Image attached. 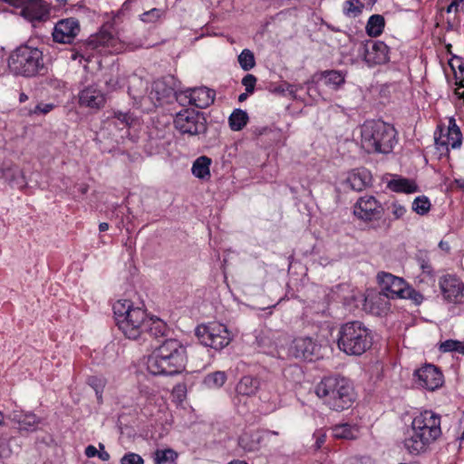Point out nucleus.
<instances>
[{"mask_svg":"<svg viewBox=\"0 0 464 464\" xmlns=\"http://www.w3.org/2000/svg\"><path fill=\"white\" fill-rule=\"evenodd\" d=\"M113 314L119 330L128 339L153 347L152 341L166 337L167 324L158 317H148L144 309L133 306L130 300H118Z\"/></svg>","mask_w":464,"mask_h":464,"instance_id":"f257e3e1","label":"nucleus"},{"mask_svg":"<svg viewBox=\"0 0 464 464\" xmlns=\"http://www.w3.org/2000/svg\"><path fill=\"white\" fill-rule=\"evenodd\" d=\"M186 348L176 339H168L147 359V369L153 375H175L185 370Z\"/></svg>","mask_w":464,"mask_h":464,"instance_id":"f03ea898","label":"nucleus"},{"mask_svg":"<svg viewBox=\"0 0 464 464\" xmlns=\"http://www.w3.org/2000/svg\"><path fill=\"white\" fill-rule=\"evenodd\" d=\"M315 394L329 409L343 411L354 400V389L349 379L339 374L324 377L315 386Z\"/></svg>","mask_w":464,"mask_h":464,"instance_id":"7ed1b4c3","label":"nucleus"},{"mask_svg":"<svg viewBox=\"0 0 464 464\" xmlns=\"http://www.w3.org/2000/svg\"><path fill=\"white\" fill-rule=\"evenodd\" d=\"M372 331L360 321L343 324L337 334L338 349L350 356H360L372 345Z\"/></svg>","mask_w":464,"mask_h":464,"instance_id":"20e7f679","label":"nucleus"},{"mask_svg":"<svg viewBox=\"0 0 464 464\" xmlns=\"http://www.w3.org/2000/svg\"><path fill=\"white\" fill-rule=\"evenodd\" d=\"M396 130L382 121H367L361 128L362 147L368 153L391 152L396 144Z\"/></svg>","mask_w":464,"mask_h":464,"instance_id":"39448f33","label":"nucleus"},{"mask_svg":"<svg viewBox=\"0 0 464 464\" xmlns=\"http://www.w3.org/2000/svg\"><path fill=\"white\" fill-rule=\"evenodd\" d=\"M8 69L15 75L34 77L46 70L43 52L27 44L18 46L8 57Z\"/></svg>","mask_w":464,"mask_h":464,"instance_id":"423d86ee","label":"nucleus"},{"mask_svg":"<svg viewBox=\"0 0 464 464\" xmlns=\"http://www.w3.org/2000/svg\"><path fill=\"white\" fill-rule=\"evenodd\" d=\"M195 334L202 344L215 350L223 349L232 340L227 326L218 323L200 324L196 328Z\"/></svg>","mask_w":464,"mask_h":464,"instance_id":"0eeeda50","label":"nucleus"},{"mask_svg":"<svg viewBox=\"0 0 464 464\" xmlns=\"http://www.w3.org/2000/svg\"><path fill=\"white\" fill-rule=\"evenodd\" d=\"M174 125L182 134L198 135L207 130V121L203 113L192 109L177 113Z\"/></svg>","mask_w":464,"mask_h":464,"instance_id":"6e6552de","label":"nucleus"},{"mask_svg":"<svg viewBox=\"0 0 464 464\" xmlns=\"http://www.w3.org/2000/svg\"><path fill=\"white\" fill-rule=\"evenodd\" d=\"M12 5L21 8V15L33 26L50 18V5L44 0H5Z\"/></svg>","mask_w":464,"mask_h":464,"instance_id":"1a4fd4ad","label":"nucleus"},{"mask_svg":"<svg viewBox=\"0 0 464 464\" xmlns=\"http://www.w3.org/2000/svg\"><path fill=\"white\" fill-rule=\"evenodd\" d=\"M412 430L423 434L431 444L441 436L440 416L432 411H424L414 417L411 422Z\"/></svg>","mask_w":464,"mask_h":464,"instance_id":"9d476101","label":"nucleus"},{"mask_svg":"<svg viewBox=\"0 0 464 464\" xmlns=\"http://www.w3.org/2000/svg\"><path fill=\"white\" fill-rule=\"evenodd\" d=\"M351 295L343 296V303L351 305L354 304L358 306V302L362 303L363 309L373 314H380L386 309L387 299H389L382 291L378 293H369L366 295H361L358 291L352 289Z\"/></svg>","mask_w":464,"mask_h":464,"instance_id":"9b49d317","label":"nucleus"},{"mask_svg":"<svg viewBox=\"0 0 464 464\" xmlns=\"http://www.w3.org/2000/svg\"><path fill=\"white\" fill-rule=\"evenodd\" d=\"M384 213L382 204L373 197H361L354 205L353 214L359 219L366 222L379 220Z\"/></svg>","mask_w":464,"mask_h":464,"instance_id":"f8f14e48","label":"nucleus"},{"mask_svg":"<svg viewBox=\"0 0 464 464\" xmlns=\"http://www.w3.org/2000/svg\"><path fill=\"white\" fill-rule=\"evenodd\" d=\"M415 382L418 385L429 391H434L443 384V374L433 364H425L414 372Z\"/></svg>","mask_w":464,"mask_h":464,"instance_id":"ddd939ff","label":"nucleus"},{"mask_svg":"<svg viewBox=\"0 0 464 464\" xmlns=\"http://www.w3.org/2000/svg\"><path fill=\"white\" fill-rule=\"evenodd\" d=\"M443 297L450 303H464V284L455 276L447 275L440 279Z\"/></svg>","mask_w":464,"mask_h":464,"instance_id":"4468645a","label":"nucleus"},{"mask_svg":"<svg viewBox=\"0 0 464 464\" xmlns=\"http://www.w3.org/2000/svg\"><path fill=\"white\" fill-rule=\"evenodd\" d=\"M377 279L382 286V292L390 299L402 298L408 284L401 278L390 273L381 272Z\"/></svg>","mask_w":464,"mask_h":464,"instance_id":"2eb2a0df","label":"nucleus"},{"mask_svg":"<svg viewBox=\"0 0 464 464\" xmlns=\"http://www.w3.org/2000/svg\"><path fill=\"white\" fill-rule=\"evenodd\" d=\"M320 346L310 337L295 338L289 354L296 359L313 361L319 356Z\"/></svg>","mask_w":464,"mask_h":464,"instance_id":"dca6fc26","label":"nucleus"},{"mask_svg":"<svg viewBox=\"0 0 464 464\" xmlns=\"http://www.w3.org/2000/svg\"><path fill=\"white\" fill-rule=\"evenodd\" d=\"M364 49V60L370 66L384 64L389 61V47L383 42L368 40Z\"/></svg>","mask_w":464,"mask_h":464,"instance_id":"f3484780","label":"nucleus"},{"mask_svg":"<svg viewBox=\"0 0 464 464\" xmlns=\"http://www.w3.org/2000/svg\"><path fill=\"white\" fill-rule=\"evenodd\" d=\"M105 101L104 93L96 85H89L79 93L81 106L101 109L104 106Z\"/></svg>","mask_w":464,"mask_h":464,"instance_id":"a211bd4d","label":"nucleus"},{"mask_svg":"<svg viewBox=\"0 0 464 464\" xmlns=\"http://www.w3.org/2000/svg\"><path fill=\"white\" fill-rule=\"evenodd\" d=\"M215 95V92L207 87L193 88L185 92V97L188 99V103L200 109L210 106L214 102Z\"/></svg>","mask_w":464,"mask_h":464,"instance_id":"6ab92c4d","label":"nucleus"},{"mask_svg":"<svg viewBox=\"0 0 464 464\" xmlns=\"http://www.w3.org/2000/svg\"><path fill=\"white\" fill-rule=\"evenodd\" d=\"M87 44L92 49L108 47L111 48L114 52H119L121 50L119 38L111 31H98L92 34L88 38Z\"/></svg>","mask_w":464,"mask_h":464,"instance_id":"aec40b11","label":"nucleus"},{"mask_svg":"<svg viewBox=\"0 0 464 464\" xmlns=\"http://www.w3.org/2000/svg\"><path fill=\"white\" fill-rule=\"evenodd\" d=\"M8 418L17 425L20 431H34L41 423V419L33 412L13 411Z\"/></svg>","mask_w":464,"mask_h":464,"instance_id":"412c9836","label":"nucleus"},{"mask_svg":"<svg viewBox=\"0 0 464 464\" xmlns=\"http://www.w3.org/2000/svg\"><path fill=\"white\" fill-rule=\"evenodd\" d=\"M435 143L438 147L458 149L462 143V134L459 128L454 121H450V124L445 134L440 133L439 137H435Z\"/></svg>","mask_w":464,"mask_h":464,"instance_id":"4be33fe9","label":"nucleus"},{"mask_svg":"<svg viewBox=\"0 0 464 464\" xmlns=\"http://www.w3.org/2000/svg\"><path fill=\"white\" fill-rule=\"evenodd\" d=\"M430 444L423 434L412 430L403 440L404 449L411 456H419L425 453Z\"/></svg>","mask_w":464,"mask_h":464,"instance_id":"5701e85b","label":"nucleus"},{"mask_svg":"<svg viewBox=\"0 0 464 464\" xmlns=\"http://www.w3.org/2000/svg\"><path fill=\"white\" fill-rule=\"evenodd\" d=\"M371 174L368 170L362 169L349 173L345 184L353 190L362 191L371 183Z\"/></svg>","mask_w":464,"mask_h":464,"instance_id":"b1692460","label":"nucleus"},{"mask_svg":"<svg viewBox=\"0 0 464 464\" xmlns=\"http://www.w3.org/2000/svg\"><path fill=\"white\" fill-rule=\"evenodd\" d=\"M260 389V381L250 375L243 376L236 386V392L238 396L252 397Z\"/></svg>","mask_w":464,"mask_h":464,"instance_id":"393cba45","label":"nucleus"},{"mask_svg":"<svg viewBox=\"0 0 464 464\" xmlns=\"http://www.w3.org/2000/svg\"><path fill=\"white\" fill-rule=\"evenodd\" d=\"M387 186L392 191L397 193L410 194L419 190L418 185L414 180L399 176L391 179Z\"/></svg>","mask_w":464,"mask_h":464,"instance_id":"a878e982","label":"nucleus"},{"mask_svg":"<svg viewBox=\"0 0 464 464\" xmlns=\"http://www.w3.org/2000/svg\"><path fill=\"white\" fill-rule=\"evenodd\" d=\"M211 159L207 156L198 157L192 165V174L200 179H208L210 178Z\"/></svg>","mask_w":464,"mask_h":464,"instance_id":"bb28decb","label":"nucleus"},{"mask_svg":"<svg viewBox=\"0 0 464 464\" xmlns=\"http://www.w3.org/2000/svg\"><path fill=\"white\" fill-rule=\"evenodd\" d=\"M333 436L336 439L354 440L358 436V429L348 423L337 424L333 427Z\"/></svg>","mask_w":464,"mask_h":464,"instance_id":"cd10ccee","label":"nucleus"},{"mask_svg":"<svg viewBox=\"0 0 464 464\" xmlns=\"http://www.w3.org/2000/svg\"><path fill=\"white\" fill-rule=\"evenodd\" d=\"M375 0H347L343 4V11L349 16H356L365 6L371 7Z\"/></svg>","mask_w":464,"mask_h":464,"instance_id":"c85d7f7f","label":"nucleus"},{"mask_svg":"<svg viewBox=\"0 0 464 464\" xmlns=\"http://www.w3.org/2000/svg\"><path fill=\"white\" fill-rule=\"evenodd\" d=\"M248 115L246 111L236 109L228 118L229 127L232 130H241L248 122Z\"/></svg>","mask_w":464,"mask_h":464,"instance_id":"c756f323","label":"nucleus"},{"mask_svg":"<svg viewBox=\"0 0 464 464\" xmlns=\"http://www.w3.org/2000/svg\"><path fill=\"white\" fill-rule=\"evenodd\" d=\"M260 438L255 434L244 433L238 439V445L246 452L259 450Z\"/></svg>","mask_w":464,"mask_h":464,"instance_id":"7c9ffc66","label":"nucleus"},{"mask_svg":"<svg viewBox=\"0 0 464 464\" xmlns=\"http://www.w3.org/2000/svg\"><path fill=\"white\" fill-rule=\"evenodd\" d=\"M324 83L334 89L339 88L345 82L344 75L339 71H324L322 72Z\"/></svg>","mask_w":464,"mask_h":464,"instance_id":"2f4dec72","label":"nucleus"},{"mask_svg":"<svg viewBox=\"0 0 464 464\" xmlns=\"http://www.w3.org/2000/svg\"><path fill=\"white\" fill-rule=\"evenodd\" d=\"M227 374L225 372L217 371L208 374L204 379V383L211 389H218L227 382Z\"/></svg>","mask_w":464,"mask_h":464,"instance_id":"473e14b6","label":"nucleus"},{"mask_svg":"<svg viewBox=\"0 0 464 464\" xmlns=\"http://www.w3.org/2000/svg\"><path fill=\"white\" fill-rule=\"evenodd\" d=\"M155 464H175V460L178 457L176 451L171 449L158 450L154 453Z\"/></svg>","mask_w":464,"mask_h":464,"instance_id":"72a5a7b5","label":"nucleus"},{"mask_svg":"<svg viewBox=\"0 0 464 464\" xmlns=\"http://www.w3.org/2000/svg\"><path fill=\"white\" fill-rule=\"evenodd\" d=\"M53 40L58 44H71L77 34L75 31H52Z\"/></svg>","mask_w":464,"mask_h":464,"instance_id":"f704fd0d","label":"nucleus"},{"mask_svg":"<svg viewBox=\"0 0 464 464\" xmlns=\"http://www.w3.org/2000/svg\"><path fill=\"white\" fill-rule=\"evenodd\" d=\"M238 63L244 71L251 70L256 65L254 53L248 49L243 50L238 55Z\"/></svg>","mask_w":464,"mask_h":464,"instance_id":"c9c22d12","label":"nucleus"},{"mask_svg":"<svg viewBox=\"0 0 464 464\" xmlns=\"http://www.w3.org/2000/svg\"><path fill=\"white\" fill-rule=\"evenodd\" d=\"M430 208V202L425 196L417 197L412 202V209L419 215H425Z\"/></svg>","mask_w":464,"mask_h":464,"instance_id":"e433bc0d","label":"nucleus"},{"mask_svg":"<svg viewBox=\"0 0 464 464\" xmlns=\"http://www.w3.org/2000/svg\"><path fill=\"white\" fill-rule=\"evenodd\" d=\"M440 350L443 353L458 352L464 354V343L455 340H447L441 343Z\"/></svg>","mask_w":464,"mask_h":464,"instance_id":"4c0bfd02","label":"nucleus"},{"mask_svg":"<svg viewBox=\"0 0 464 464\" xmlns=\"http://www.w3.org/2000/svg\"><path fill=\"white\" fill-rule=\"evenodd\" d=\"M88 383L95 391L98 401H102V392L105 386L104 380L96 376H91L88 379Z\"/></svg>","mask_w":464,"mask_h":464,"instance_id":"58836bf2","label":"nucleus"},{"mask_svg":"<svg viewBox=\"0 0 464 464\" xmlns=\"http://www.w3.org/2000/svg\"><path fill=\"white\" fill-rule=\"evenodd\" d=\"M80 24L79 21L73 17L62 19L58 21L55 24L53 29H79Z\"/></svg>","mask_w":464,"mask_h":464,"instance_id":"ea45409f","label":"nucleus"},{"mask_svg":"<svg viewBox=\"0 0 464 464\" xmlns=\"http://www.w3.org/2000/svg\"><path fill=\"white\" fill-rule=\"evenodd\" d=\"M384 26V17L381 14H372L370 16L365 29H383Z\"/></svg>","mask_w":464,"mask_h":464,"instance_id":"a19ab883","label":"nucleus"},{"mask_svg":"<svg viewBox=\"0 0 464 464\" xmlns=\"http://www.w3.org/2000/svg\"><path fill=\"white\" fill-rule=\"evenodd\" d=\"M163 14L164 11L162 9L152 8L141 14V20L148 23H153L160 19Z\"/></svg>","mask_w":464,"mask_h":464,"instance_id":"79ce46f5","label":"nucleus"},{"mask_svg":"<svg viewBox=\"0 0 464 464\" xmlns=\"http://www.w3.org/2000/svg\"><path fill=\"white\" fill-rule=\"evenodd\" d=\"M121 464H144V460L139 454L129 452L121 459Z\"/></svg>","mask_w":464,"mask_h":464,"instance_id":"37998d69","label":"nucleus"},{"mask_svg":"<svg viewBox=\"0 0 464 464\" xmlns=\"http://www.w3.org/2000/svg\"><path fill=\"white\" fill-rule=\"evenodd\" d=\"M53 108L54 105L53 103H39L33 110L29 111V115H45L49 113Z\"/></svg>","mask_w":464,"mask_h":464,"instance_id":"c03bdc74","label":"nucleus"},{"mask_svg":"<svg viewBox=\"0 0 464 464\" xmlns=\"http://www.w3.org/2000/svg\"><path fill=\"white\" fill-rule=\"evenodd\" d=\"M256 83V77L255 75H253V74H246L242 79V84L245 86L246 92L247 93H253L254 92Z\"/></svg>","mask_w":464,"mask_h":464,"instance_id":"a18cd8bd","label":"nucleus"},{"mask_svg":"<svg viewBox=\"0 0 464 464\" xmlns=\"http://www.w3.org/2000/svg\"><path fill=\"white\" fill-rule=\"evenodd\" d=\"M402 298L411 299L416 304H420L423 301V295L408 285L404 296Z\"/></svg>","mask_w":464,"mask_h":464,"instance_id":"49530a36","label":"nucleus"},{"mask_svg":"<svg viewBox=\"0 0 464 464\" xmlns=\"http://www.w3.org/2000/svg\"><path fill=\"white\" fill-rule=\"evenodd\" d=\"M148 35L143 42H140L137 46L150 48L158 44V42L155 41L154 35L156 34L154 31H147Z\"/></svg>","mask_w":464,"mask_h":464,"instance_id":"de8ad7c7","label":"nucleus"},{"mask_svg":"<svg viewBox=\"0 0 464 464\" xmlns=\"http://www.w3.org/2000/svg\"><path fill=\"white\" fill-rule=\"evenodd\" d=\"M46 85L49 88H52L54 90H59V91H63L66 87V83L64 82H63L59 79H56V78H48L46 80Z\"/></svg>","mask_w":464,"mask_h":464,"instance_id":"09e8293b","label":"nucleus"},{"mask_svg":"<svg viewBox=\"0 0 464 464\" xmlns=\"http://www.w3.org/2000/svg\"><path fill=\"white\" fill-rule=\"evenodd\" d=\"M392 212L396 219L401 218L406 213V208L397 202L392 204Z\"/></svg>","mask_w":464,"mask_h":464,"instance_id":"8fccbe9b","label":"nucleus"},{"mask_svg":"<svg viewBox=\"0 0 464 464\" xmlns=\"http://www.w3.org/2000/svg\"><path fill=\"white\" fill-rule=\"evenodd\" d=\"M464 3V0H450V5L446 7V12L448 14L450 13H458L459 11L460 5Z\"/></svg>","mask_w":464,"mask_h":464,"instance_id":"3c124183","label":"nucleus"},{"mask_svg":"<svg viewBox=\"0 0 464 464\" xmlns=\"http://www.w3.org/2000/svg\"><path fill=\"white\" fill-rule=\"evenodd\" d=\"M452 61H456L458 63L457 66H458L460 77L464 78V61L460 57L454 55L452 60L449 63L452 69H454V64H453Z\"/></svg>","mask_w":464,"mask_h":464,"instance_id":"603ef678","label":"nucleus"},{"mask_svg":"<svg viewBox=\"0 0 464 464\" xmlns=\"http://www.w3.org/2000/svg\"><path fill=\"white\" fill-rule=\"evenodd\" d=\"M315 442L314 445V450H320L326 440V436L324 433L318 432L314 434Z\"/></svg>","mask_w":464,"mask_h":464,"instance_id":"864d4df0","label":"nucleus"},{"mask_svg":"<svg viewBox=\"0 0 464 464\" xmlns=\"http://www.w3.org/2000/svg\"><path fill=\"white\" fill-rule=\"evenodd\" d=\"M114 115L115 118L119 120L121 123H123L124 125H129L130 116L128 113L115 112Z\"/></svg>","mask_w":464,"mask_h":464,"instance_id":"5fc2aeb1","label":"nucleus"},{"mask_svg":"<svg viewBox=\"0 0 464 464\" xmlns=\"http://www.w3.org/2000/svg\"><path fill=\"white\" fill-rule=\"evenodd\" d=\"M99 448L100 450H98V457L103 461L109 460L111 456L107 451L104 450V445L100 443Z\"/></svg>","mask_w":464,"mask_h":464,"instance_id":"6e6d98bb","label":"nucleus"},{"mask_svg":"<svg viewBox=\"0 0 464 464\" xmlns=\"http://www.w3.org/2000/svg\"><path fill=\"white\" fill-rule=\"evenodd\" d=\"M185 392H186V385L180 384V383L177 384L173 390V392L176 393L178 395V397L180 399H181V397L185 396Z\"/></svg>","mask_w":464,"mask_h":464,"instance_id":"4d7b16f0","label":"nucleus"},{"mask_svg":"<svg viewBox=\"0 0 464 464\" xmlns=\"http://www.w3.org/2000/svg\"><path fill=\"white\" fill-rule=\"evenodd\" d=\"M85 455L88 457V458H93L95 456H98V450L92 446V445H89L86 449H85Z\"/></svg>","mask_w":464,"mask_h":464,"instance_id":"13d9d810","label":"nucleus"},{"mask_svg":"<svg viewBox=\"0 0 464 464\" xmlns=\"http://www.w3.org/2000/svg\"><path fill=\"white\" fill-rule=\"evenodd\" d=\"M420 267L423 270V272L430 273L431 271L430 266L425 260L421 261Z\"/></svg>","mask_w":464,"mask_h":464,"instance_id":"bf43d9fd","label":"nucleus"},{"mask_svg":"<svg viewBox=\"0 0 464 464\" xmlns=\"http://www.w3.org/2000/svg\"><path fill=\"white\" fill-rule=\"evenodd\" d=\"M109 224L106 223V222H102L100 223L99 225V230L100 232H104V231H107L109 229Z\"/></svg>","mask_w":464,"mask_h":464,"instance_id":"052dcab7","label":"nucleus"},{"mask_svg":"<svg viewBox=\"0 0 464 464\" xmlns=\"http://www.w3.org/2000/svg\"><path fill=\"white\" fill-rule=\"evenodd\" d=\"M368 35L371 37H378L381 35L382 31H366Z\"/></svg>","mask_w":464,"mask_h":464,"instance_id":"680f3d73","label":"nucleus"},{"mask_svg":"<svg viewBox=\"0 0 464 464\" xmlns=\"http://www.w3.org/2000/svg\"><path fill=\"white\" fill-rule=\"evenodd\" d=\"M28 100V96L24 92H21L19 95V102H25Z\"/></svg>","mask_w":464,"mask_h":464,"instance_id":"e2e57ef3","label":"nucleus"},{"mask_svg":"<svg viewBox=\"0 0 464 464\" xmlns=\"http://www.w3.org/2000/svg\"><path fill=\"white\" fill-rule=\"evenodd\" d=\"M247 95L248 93L246 92L245 93H241L239 96H238V102H245L246 99H247Z\"/></svg>","mask_w":464,"mask_h":464,"instance_id":"0e129e2a","label":"nucleus"},{"mask_svg":"<svg viewBox=\"0 0 464 464\" xmlns=\"http://www.w3.org/2000/svg\"><path fill=\"white\" fill-rule=\"evenodd\" d=\"M228 464H247V463L243 460H233L231 462H229Z\"/></svg>","mask_w":464,"mask_h":464,"instance_id":"69168bd1","label":"nucleus"},{"mask_svg":"<svg viewBox=\"0 0 464 464\" xmlns=\"http://www.w3.org/2000/svg\"><path fill=\"white\" fill-rule=\"evenodd\" d=\"M457 85L460 88H464V78L461 77L459 82H457Z\"/></svg>","mask_w":464,"mask_h":464,"instance_id":"338daca9","label":"nucleus"},{"mask_svg":"<svg viewBox=\"0 0 464 464\" xmlns=\"http://www.w3.org/2000/svg\"><path fill=\"white\" fill-rule=\"evenodd\" d=\"M445 47H446L447 52H448L449 53H451V48H452V45H451L450 44H447L445 45Z\"/></svg>","mask_w":464,"mask_h":464,"instance_id":"774afa93","label":"nucleus"}]
</instances>
